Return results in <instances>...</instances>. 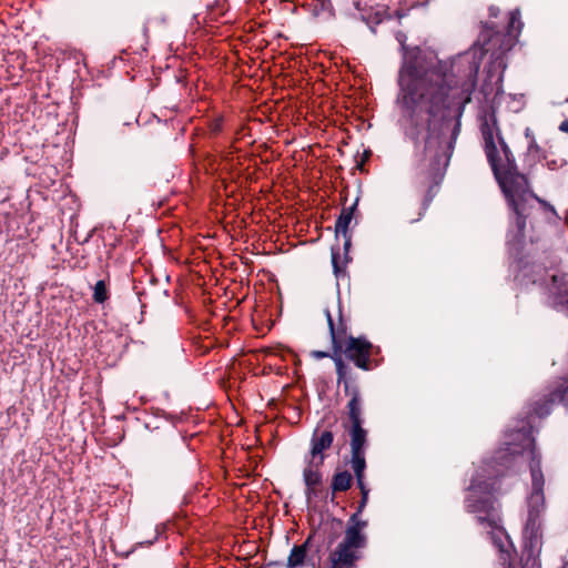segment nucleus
I'll return each instance as SVG.
<instances>
[{
    "mask_svg": "<svg viewBox=\"0 0 568 568\" xmlns=\"http://www.w3.org/2000/svg\"><path fill=\"white\" fill-rule=\"evenodd\" d=\"M501 80H503V75L500 74V75L498 77V79H497V82H501Z\"/></svg>",
    "mask_w": 568,
    "mask_h": 568,
    "instance_id": "obj_26",
    "label": "nucleus"
},
{
    "mask_svg": "<svg viewBox=\"0 0 568 568\" xmlns=\"http://www.w3.org/2000/svg\"><path fill=\"white\" fill-rule=\"evenodd\" d=\"M364 529L363 523L347 525L343 541L329 555L332 568H354L355 561L359 558V550L367 544Z\"/></svg>",
    "mask_w": 568,
    "mask_h": 568,
    "instance_id": "obj_6",
    "label": "nucleus"
},
{
    "mask_svg": "<svg viewBox=\"0 0 568 568\" xmlns=\"http://www.w3.org/2000/svg\"><path fill=\"white\" fill-rule=\"evenodd\" d=\"M325 315L332 339L333 353L331 358L335 364L337 384H343L345 387V382H349L352 386H358L356 384V376L353 374L351 366L344 362L342 355L344 354L356 367L368 371L371 368L369 361L373 345L365 337L347 336L345 322L339 318L336 325L328 310H325Z\"/></svg>",
    "mask_w": 568,
    "mask_h": 568,
    "instance_id": "obj_5",
    "label": "nucleus"
},
{
    "mask_svg": "<svg viewBox=\"0 0 568 568\" xmlns=\"http://www.w3.org/2000/svg\"><path fill=\"white\" fill-rule=\"evenodd\" d=\"M351 465L354 470L356 477L357 486H362L365 483V469H366V460L365 453L352 454Z\"/></svg>",
    "mask_w": 568,
    "mask_h": 568,
    "instance_id": "obj_12",
    "label": "nucleus"
},
{
    "mask_svg": "<svg viewBox=\"0 0 568 568\" xmlns=\"http://www.w3.org/2000/svg\"><path fill=\"white\" fill-rule=\"evenodd\" d=\"M210 130L214 134L221 133L223 130V118L217 116L214 120H212L210 123Z\"/></svg>",
    "mask_w": 568,
    "mask_h": 568,
    "instance_id": "obj_18",
    "label": "nucleus"
},
{
    "mask_svg": "<svg viewBox=\"0 0 568 568\" xmlns=\"http://www.w3.org/2000/svg\"><path fill=\"white\" fill-rule=\"evenodd\" d=\"M345 395L349 397L347 414L351 422L348 434L351 436V454L365 453L367 446V430L363 427L362 397L358 386L345 382Z\"/></svg>",
    "mask_w": 568,
    "mask_h": 568,
    "instance_id": "obj_7",
    "label": "nucleus"
},
{
    "mask_svg": "<svg viewBox=\"0 0 568 568\" xmlns=\"http://www.w3.org/2000/svg\"><path fill=\"white\" fill-rule=\"evenodd\" d=\"M525 135H526V138H528V139H530V140H531V138H534V135H532V133H531V131H530V129H529V128H527V129H526V131H525Z\"/></svg>",
    "mask_w": 568,
    "mask_h": 568,
    "instance_id": "obj_23",
    "label": "nucleus"
},
{
    "mask_svg": "<svg viewBox=\"0 0 568 568\" xmlns=\"http://www.w3.org/2000/svg\"><path fill=\"white\" fill-rule=\"evenodd\" d=\"M361 490L362 499L358 504L357 510L351 516L348 520V525H355L356 523H363L365 524V528L367 527V521L361 519V514L363 513L364 508L366 507V504L368 501V494L369 489L367 488L366 484L363 483L362 486H357Z\"/></svg>",
    "mask_w": 568,
    "mask_h": 568,
    "instance_id": "obj_13",
    "label": "nucleus"
},
{
    "mask_svg": "<svg viewBox=\"0 0 568 568\" xmlns=\"http://www.w3.org/2000/svg\"><path fill=\"white\" fill-rule=\"evenodd\" d=\"M523 28V22L520 21V11L515 9L509 12V22L507 27L508 34L513 36L514 33H519Z\"/></svg>",
    "mask_w": 568,
    "mask_h": 568,
    "instance_id": "obj_15",
    "label": "nucleus"
},
{
    "mask_svg": "<svg viewBox=\"0 0 568 568\" xmlns=\"http://www.w3.org/2000/svg\"><path fill=\"white\" fill-rule=\"evenodd\" d=\"M344 239V250L347 252L351 246V235L346 233V235H342Z\"/></svg>",
    "mask_w": 568,
    "mask_h": 568,
    "instance_id": "obj_21",
    "label": "nucleus"
},
{
    "mask_svg": "<svg viewBox=\"0 0 568 568\" xmlns=\"http://www.w3.org/2000/svg\"><path fill=\"white\" fill-rule=\"evenodd\" d=\"M312 355L315 357V358H325V357H331L332 354L327 353V352H323V351H314L312 353Z\"/></svg>",
    "mask_w": 568,
    "mask_h": 568,
    "instance_id": "obj_20",
    "label": "nucleus"
},
{
    "mask_svg": "<svg viewBox=\"0 0 568 568\" xmlns=\"http://www.w3.org/2000/svg\"><path fill=\"white\" fill-rule=\"evenodd\" d=\"M338 253H336L334 250L332 251V263H333V267H334V271L335 273L337 274L341 270H339V266H338Z\"/></svg>",
    "mask_w": 568,
    "mask_h": 568,
    "instance_id": "obj_19",
    "label": "nucleus"
},
{
    "mask_svg": "<svg viewBox=\"0 0 568 568\" xmlns=\"http://www.w3.org/2000/svg\"><path fill=\"white\" fill-rule=\"evenodd\" d=\"M311 538L300 546H294L287 558L286 568H301L306 561L307 546Z\"/></svg>",
    "mask_w": 568,
    "mask_h": 568,
    "instance_id": "obj_11",
    "label": "nucleus"
},
{
    "mask_svg": "<svg viewBox=\"0 0 568 568\" xmlns=\"http://www.w3.org/2000/svg\"><path fill=\"white\" fill-rule=\"evenodd\" d=\"M353 478L347 470L336 473L332 478L333 491H346L352 485Z\"/></svg>",
    "mask_w": 568,
    "mask_h": 568,
    "instance_id": "obj_14",
    "label": "nucleus"
},
{
    "mask_svg": "<svg viewBox=\"0 0 568 568\" xmlns=\"http://www.w3.org/2000/svg\"><path fill=\"white\" fill-rule=\"evenodd\" d=\"M109 298L106 284L103 280L95 283L93 287V301L98 304L104 303Z\"/></svg>",
    "mask_w": 568,
    "mask_h": 568,
    "instance_id": "obj_16",
    "label": "nucleus"
},
{
    "mask_svg": "<svg viewBox=\"0 0 568 568\" xmlns=\"http://www.w3.org/2000/svg\"><path fill=\"white\" fill-rule=\"evenodd\" d=\"M559 130L561 132H565V133H568V119L567 120H564L560 125H559Z\"/></svg>",
    "mask_w": 568,
    "mask_h": 568,
    "instance_id": "obj_22",
    "label": "nucleus"
},
{
    "mask_svg": "<svg viewBox=\"0 0 568 568\" xmlns=\"http://www.w3.org/2000/svg\"><path fill=\"white\" fill-rule=\"evenodd\" d=\"M515 278L525 287L530 284L545 286L551 306L556 310H568V272L549 275L541 264L531 263L523 265ZM555 404H562L568 408V376L552 382L547 393L529 406H534V413L542 418L550 414Z\"/></svg>",
    "mask_w": 568,
    "mask_h": 568,
    "instance_id": "obj_4",
    "label": "nucleus"
},
{
    "mask_svg": "<svg viewBox=\"0 0 568 568\" xmlns=\"http://www.w3.org/2000/svg\"><path fill=\"white\" fill-rule=\"evenodd\" d=\"M536 416L534 406L525 419L518 422V426L506 434L505 447L500 448L490 460H484L483 465L474 474L468 487V495L465 499V507L468 513L476 514L478 524L491 528V539L501 554H507L505 547L504 529L500 527V516L494 491L498 478L504 469L508 468L517 455H527L531 478L530 491L527 495L528 517L524 528V551L527 559H536L542 545L541 517L546 510L544 494L545 476L541 470V456L535 446L532 437L531 417Z\"/></svg>",
    "mask_w": 568,
    "mask_h": 568,
    "instance_id": "obj_2",
    "label": "nucleus"
},
{
    "mask_svg": "<svg viewBox=\"0 0 568 568\" xmlns=\"http://www.w3.org/2000/svg\"><path fill=\"white\" fill-rule=\"evenodd\" d=\"M481 91H484L485 95H487V94H488V93L486 92V87H485V85L481 88Z\"/></svg>",
    "mask_w": 568,
    "mask_h": 568,
    "instance_id": "obj_25",
    "label": "nucleus"
},
{
    "mask_svg": "<svg viewBox=\"0 0 568 568\" xmlns=\"http://www.w3.org/2000/svg\"><path fill=\"white\" fill-rule=\"evenodd\" d=\"M534 148H537V144H536L535 138H531L530 143H529V149L531 150Z\"/></svg>",
    "mask_w": 568,
    "mask_h": 568,
    "instance_id": "obj_24",
    "label": "nucleus"
},
{
    "mask_svg": "<svg viewBox=\"0 0 568 568\" xmlns=\"http://www.w3.org/2000/svg\"><path fill=\"white\" fill-rule=\"evenodd\" d=\"M480 131L487 161L509 207L516 215L518 232H524L526 220L537 203L557 215L552 205L534 194L527 178L518 171L515 156L501 136L494 113L484 118Z\"/></svg>",
    "mask_w": 568,
    "mask_h": 568,
    "instance_id": "obj_3",
    "label": "nucleus"
},
{
    "mask_svg": "<svg viewBox=\"0 0 568 568\" xmlns=\"http://www.w3.org/2000/svg\"><path fill=\"white\" fill-rule=\"evenodd\" d=\"M305 467L303 469V480L305 484V495L310 499L315 495V489L323 481L322 467L323 462L304 457Z\"/></svg>",
    "mask_w": 568,
    "mask_h": 568,
    "instance_id": "obj_9",
    "label": "nucleus"
},
{
    "mask_svg": "<svg viewBox=\"0 0 568 568\" xmlns=\"http://www.w3.org/2000/svg\"><path fill=\"white\" fill-rule=\"evenodd\" d=\"M333 443L334 434L331 429L316 427L311 437L310 452L305 456L324 463L325 452L332 447Z\"/></svg>",
    "mask_w": 568,
    "mask_h": 568,
    "instance_id": "obj_8",
    "label": "nucleus"
},
{
    "mask_svg": "<svg viewBox=\"0 0 568 568\" xmlns=\"http://www.w3.org/2000/svg\"><path fill=\"white\" fill-rule=\"evenodd\" d=\"M357 205V200L355 203L348 207H344L336 220L335 223V235L338 239L341 235H346L348 233V226L353 220V214Z\"/></svg>",
    "mask_w": 568,
    "mask_h": 568,
    "instance_id": "obj_10",
    "label": "nucleus"
},
{
    "mask_svg": "<svg viewBox=\"0 0 568 568\" xmlns=\"http://www.w3.org/2000/svg\"><path fill=\"white\" fill-rule=\"evenodd\" d=\"M545 160H546V166L552 171L562 169L565 165H567L566 159L560 158V156L559 158L546 156Z\"/></svg>",
    "mask_w": 568,
    "mask_h": 568,
    "instance_id": "obj_17",
    "label": "nucleus"
},
{
    "mask_svg": "<svg viewBox=\"0 0 568 568\" xmlns=\"http://www.w3.org/2000/svg\"><path fill=\"white\" fill-rule=\"evenodd\" d=\"M403 48L398 72L396 105L398 125L416 149L424 142L418 164L419 182L427 191L428 206L442 183L456 140L460 119L471 100L477 82L479 62L473 59L463 75L449 71L443 61H428L418 47Z\"/></svg>",
    "mask_w": 568,
    "mask_h": 568,
    "instance_id": "obj_1",
    "label": "nucleus"
}]
</instances>
